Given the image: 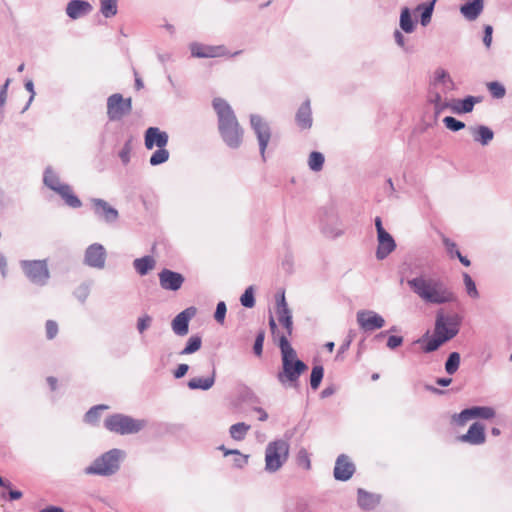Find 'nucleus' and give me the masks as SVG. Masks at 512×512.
<instances>
[{
	"label": "nucleus",
	"instance_id": "obj_58",
	"mask_svg": "<svg viewBox=\"0 0 512 512\" xmlns=\"http://www.w3.org/2000/svg\"><path fill=\"white\" fill-rule=\"evenodd\" d=\"M0 271L3 276L7 274V260L4 256L0 257Z\"/></svg>",
	"mask_w": 512,
	"mask_h": 512
},
{
	"label": "nucleus",
	"instance_id": "obj_31",
	"mask_svg": "<svg viewBox=\"0 0 512 512\" xmlns=\"http://www.w3.org/2000/svg\"><path fill=\"white\" fill-rule=\"evenodd\" d=\"M215 382V370H213L212 375L210 377L202 378L195 377L189 380L188 386L190 389H202L208 390L210 389Z\"/></svg>",
	"mask_w": 512,
	"mask_h": 512
},
{
	"label": "nucleus",
	"instance_id": "obj_11",
	"mask_svg": "<svg viewBox=\"0 0 512 512\" xmlns=\"http://www.w3.org/2000/svg\"><path fill=\"white\" fill-rule=\"evenodd\" d=\"M132 110L131 98H124L121 94H112L107 99V115L111 121L120 120Z\"/></svg>",
	"mask_w": 512,
	"mask_h": 512
},
{
	"label": "nucleus",
	"instance_id": "obj_30",
	"mask_svg": "<svg viewBox=\"0 0 512 512\" xmlns=\"http://www.w3.org/2000/svg\"><path fill=\"white\" fill-rule=\"evenodd\" d=\"M442 242H443L444 246L446 247V250H447L448 254L450 255V257L456 256L464 266H466V267L470 266L471 263H470L469 259L460 253V251L457 249V245L455 242H453L446 236H442Z\"/></svg>",
	"mask_w": 512,
	"mask_h": 512
},
{
	"label": "nucleus",
	"instance_id": "obj_47",
	"mask_svg": "<svg viewBox=\"0 0 512 512\" xmlns=\"http://www.w3.org/2000/svg\"><path fill=\"white\" fill-rule=\"evenodd\" d=\"M443 123L445 124L446 128L452 131H459L465 127V124L454 117L447 116L443 119Z\"/></svg>",
	"mask_w": 512,
	"mask_h": 512
},
{
	"label": "nucleus",
	"instance_id": "obj_13",
	"mask_svg": "<svg viewBox=\"0 0 512 512\" xmlns=\"http://www.w3.org/2000/svg\"><path fill=\"white\" fill-rule=\"evenodd\" d=\"M278 323L280 327V334L286 336H292L293 332V322L292 315L287 306L284 292H282L277 298V308H276Z\"/></svg>",
	"mask_w": 512,
	"mask_h": 512
},
{
	"label": "nucleus",
	"instance_id": "obj_52",
	"mask_svg": "<svg viewBox=\"0 0 512 512\" xmlns=\"http://www.w3.org/2000/svg\"><path fill=\"white\" fill-rule=\"evenodd\" d=\"M226 314V305L224 302H219L216 307L215 319L219 323H223Z\"/></svg>",
	"mask_w": 512,
	"mask_h": 512
},
{
	"label": "nucleus",
	"instance_id": "obj_28",
	"mask_svg": "<svg viewBox=\"0 0 512 512\" xmlns=\"http://www.w3.org/2000/svg\"><path fill=\"white\" fill-rule=\"evenodd\" d=\"M483 9V0H474L461 7V13L469 20H474L478 17Z\"/></svg>",
	"mask_w": 512,
	"mask_h": 512
},
{
	"label": "nucleus",
	"instance_id": "obj_8",
	"mask_svg": "<svg viewBox=\"0 0 512 512\" xmlns=\"http://www.w3.org/2000/svg\"><path fill=\"white\" fill-rule=\"evenodd\" d=\"M289 444L284 440L270 442L265 450V469L270 473L278 471L287 461Z\"/></svg>",
	"mask_w": 512,
	"mask_h": 512
},
{
	"label": "nucleus",
	"instance_id": "obj_50",
	"mask_svg": "<svg viewBox=\"0 0 512 512\" xmlns=\"http://www.w3.org/2000/svg\"><path fill=\"white\" fill-rule=\"evenodd\" d=\"M264 338H265V332L264 331L258 332L255 342H254V346H253L254 353L258 357H260L262 355Z\"/></svg>",
	"mask_w": 512,
	"mask_h": 512
},
{
	"label": "nucleus",
	"instance_id": "obj_49",
	"mask_svg": "<svg viewBox=\"0 0 512 512\" xmlns=\"http://www.w3.org/2000/svg\"><path fill=\"white\" fill-rule=\"evenodd\" d=\"M46 337L51 340L56 337L59 331V326L54 320H47L45 323Z\"/></svg>",
	"mask_w": 512,
	"mask_h": 512
},
{
	"label": "nucleus",
	"instance_id": "obj_60",
	"mask_svg": "<svg viewBox=\"0 0 512 512\" xmlns=\"http://www.w3.org/2000/svg\"><path fill=\"white\" fill-rule=\"evenodd\" d=\"M22 497V492L17 490H11L9 492V498L10 500H18Z\"/></svg>",
	"mask_w": 512,
	"mask_h": 512
},
{
	"label": "nucleus",
	"instance_id": "obj_36",
	"mask_svg": "<svg viewBox=\"0 0 512 512\" xmlns=\"http://www.w3.org/2000/svg\"><path fill=\"white\" fill-rule=\"evenodd\" d=\"M101 13L106 17H112L117 14V1L118 0H100Z\"/></svg>",
	"mask_w": 512,
	"mask_h": 512
},
{
	"label": "nucleus",
	"instance_id": "obj_3",
	"mask_svg": "<svg viewBox=\"0 0 512 512\" xmlns=\"http://www.w3.org/2000/svg\"><path fill=\"white\" fill-rule=\"evenodd\" d=\"M413 291L424 301L433 304H444L456 299L454 292L439 280L417 277L408 281Z\"/></svg>",
	"mask_w": 512,
	"mask_h": 512
},
{
	"label": "nucleus",
	"instance_id": "obj_22",
	"mask_svg": "<svg viewBox=\"0 0 512 512\" xmlns=\"http://www.w3.org/2000/svg\"><path fill=\"white\" fill-rule=\"evenodd\" d=\"M396 248V244L392 236L386 231L378 235L377 258L384 259Z\"/></svg>",
	"mask_w": 512,
	"mask_h": 512
},
{
	"label": "nucleus",
	"instance_id": "obj_33",
	"mask_svg": "<svg viewBox=\"0 0 512 512\" xmlns=\"http://www.w3.org/2000/svg\"><path fill=\"white\" fill-rule=\"evenodd\" d=\"M250 428H251L250 425H248L244 422H239V423L233 424L230 427L229 433H230L231 438H233L234 440L242 441L245 438L248 431L250 430Z\"/></svg>",
	"mask_w": 512,
	"mask_h": 512
},
{
	"label": "nucleus",
	"instance_id": "obj_63",
	"mask_svg": "<svg viewBox=\"0 0 512 512\" xmlns=\"http://www.w3.org/2000/svg\"><path fill=\"white\" fill-rule=\"evenodd\" d=\"M40 512H63V509L56 506H49L45 509H42Z\"/></svg>",
	"mask_w": 512,
	"mask_h": 512
},
{
	"label": "nucleus",
	"instance_id": "obj_43",
	"mask_svg": "<svg viewBox=\"0 0 512 512\" xmlns=\"http://www.w3.org/2000/svg\"><path fill=\"white\" fill-rule=\"evenodd\" d=\"M201 338L199 336H192L189 338L186 347L181 351L182 355H187L198 351L201 347Z\"/></svg>",
	"mask_w": 512,
	"mask_h": 512
},
{
	"label": "nucleus",
	"instance_id": "obj_26",
	"mask_svg": "<svg viewBox=\"0 0 512 512\" xmlns=\"http://www.w3.org/2000/svg\"><path fill=\"white\" fill-rule=\"evenodd\" d=\"M296 121L301 129H309L312 126L311 108L309 101H305L298 109Z\"/></svg>",
	"mask_w": 512,
	"mask_h": 512
},
{
	"label": "nucleus",
	"instance_id": "obj_39",
	"mask_svg": "<svg viewBox=\"0 0 512 512\" xmlns=\"http://www.w3.org/2000/svg\"><path fill=\"white\" fill-rule=\"evenodd\" d=\"M324 375V369L322 366H314L310 376V385L313 390L319 388Z\"/></svg>",
	"mask_w": 512,
	"mask_h": 512
},
{
	"label": "nucleus",
	"instance_id": "obj_6",
	"mask_svg": "<svg viewBox=\"0 0 512 512\" xmlns=\"http://www.w3.org/2000/svg\"><path fill=\"white\" fill-rule=\"evenodd\" d=\"M169 136L166 132L157 127H149L145 132V147L149 150L157 147L158 149L150 157V164L153 166L162 164L169 159V152L165 148L168 144Z\"/></svg>",
	"mask_w": 512,
	"mask_h": 512
},
{
	"label": "nucleus",
	"instance_id": "obj_38",
	"mask_svg": "<svg viewBox=\"0 0 512 512\" xmlns=\"http://www.w3.org/2000/svg\"><path fill=\"white\" fill-rule=\"evenodd\" d=\"M435 2L436 0H432V2L428 4H422L418 6L417 9L422 10L421 23L423 26H426L430 22Z\"/></svg>",
	"mask_w": 512,
	"mask_h": 512
},
{
	"label": "nucleus",
	"instance_id": "obj_18",
	"mask_svg": "<svg viewBox=\"0 0 512 512\" xmlns=\"http://www.w3.org/2000/svg\"><path fill=\"white\" fill-rule=\"evenodd\" d=\"M354 472L355 465L350 460V458L345 454L339 455L334 467L335 479L340 481H347L353 476Z\"/></svg>",
	"mask_w": 512,
	"mask_h": 512
},
{
	"label": "nucleus",
	"instance_id": "obj_1",
	"mask_svg": "<svg viewBox=\"0 0 512 512\" xmlns=\"http://www.w3.org/2000/svg\"><path fill=\"white\" fill-rule=\"evenodd\" d=\"M269 326L273 341L278 344L281 352V370L277 374L278 381L285 387H298L300 376L308 366L297 358V353L289 343L291 336L280 334V329L273 316L269 318Z\"/></svg>",
	"mask_w": 512,
	"mask_h": 512
},
{
	"label": "nucleus",
	"instance_id": "obj_35",
	"mask_svg": "<svg viewBox=\"0 0 512 512\" xmlns=\"http://www.w3.org/2000/svg\"><path fill=\"white\" fill-rule=\"evenodd\" d=\"M44 183L46 186H48L51 190L55 191L56 193L59 191V189L64 185L57 174L52 171L51 169H47L44 174Z\"/></svg>",
	"mask_w": 512,
	"mask_h": 512
},
{
	"label": "nucleus",
	"instance_id": "obj_62",
	"mask_svg": "<svg viewBox=\"0 0 512 512\" xmlns=\"http://www.w3.org/2000/svg\"><path fill=\"white\" fill-rule=\"evenodd\" d=\"M436 382L440 386H448L452 382V379L451 378H439Z\"/></svg>",
	"mask_w": 512,
	"mask_h": 512
},
{
	"label": "nucleus",
	"instance_id": "obj_45",
	"mask_svg": "<svg viewBox=\"0 0 512 512\" xmlns=\"http://www.w3.org/2000/svg\"><path fill=\"white\" fill-rule=\"evenodd\" d=\"M487 87L494 98H502L506 93L505 87L501 83L496 81L488 83Z\"/></svg>",
	"mask_w": 512,
	"mask_h": 512
},
{
	"label": "nucleus",
	"instance_id": "obj_64",
	"mask_svg": "<svg viewBox=\"0 0 512 512\" xmlns=\"http://www.w3.org/2000/svg\"><path fill=\"white\" fill-rule=\"evenodd\" d=\"M257 411L260 413V417H259V420H260V421H265V420H267L268 415H267V413H266L263 409L258 408V409H257Z\"/></svg>",
	"mask_w": 512,
	"mask_h": 512
},
{
	"label": "nucleus",
	"instance_id": "obj_59",
	"mask_svg": "<svg viewBox=\"0 0 512 512\" xmlns=\"http://www.w3.org/2000/svg\"><path fill=\"white\" fill-rule=\"evenodd\" d=\"M375 226H376L377 234L378 235L381 234L382 232H386L385 229L382 226V221H381L380 217H376V219H375Z\"/></svg>",
	"mask_w": 512,
	"mask_h": 512
},
{
	"label": "nucleus",
	"instance_id": "obj_27",
	"mask_svg": "<svg viewBox=\"0 0 512 512\" xmlns=\"http://www.w3.org/2000/svg\"><path fill=\"white\" fill-rule=\"evenodd\" d=\"M155 265V259L151 256H144L142 258H137L133 261V266L135 270L141 276H144L148 272L153 270L155 268Z\"/></svg>",
	"mask_w": 512,
	"mask_h": 512
},
{
	"label": "nucleus",
	"instance_id": "obj_37",
	"mask_svg": "<svg viewBox=\"0 0 512 512\" xmlns=\"http://www.w3.org/2000/svg\"><path fill=\"white\" fill-rule=\"evenodd\" d=\"M400 26L406 33H411L414 30V23L408 8H404L401 12Z\"/></svg>",
	"mask_w": 512,
	"mask_h": 512
},
{
	"label": "nucleus",
	"instance_id": "obj_53",
	"mask_svg": "<svg viewBox=\"0 0 512 512\" xmlns=\"http://www.w3.org/2000/svg\"><path fill=\"white\" fill-rule=\"evenodd\" d=\"M151 317L144 315L138 319L137 329L140 333H143L151 324Z\"/></svg>",
	"mask_w": 512,
	"mask_h": 512
},
{
	"label": "nucleus",
	"instance_id": "obj_25",
	"mask_svg": "<svg viewBox=\"0 0 512 512\" xmlns=\"http://www.w3.org/2000/svg\"><path fill=\"white\" fill-rule=\"evenodd\" d=\"M93 205L95 209V213L104 218L108 222L115 221L118 217V212L116 209L112 208L106 201L101 199H94Z\"/></svg>",
	"mask_w": 512,
	"mask_h": 512
},
{
	"label": "nucleus",
	"instance_id": "obj_57",
	"mask_svg": "<svg viewBox=\"0 0 512 512\" xmlns=\"http://www.w3.org/2000/svg\"><path fill=\"white\" fill-rule=\"evenodd\" d=\"M188 369H189V367H188L187 364H180V365H178V367L174 371L175 378L183 377L187 373Z\"/></svg>",
	"mask_w": 512,
	"mask_h": 512
},
{
	"label": "nucleus",
	"instance_id": "obj_20",
	"mask_svg": "<svg viewBox=\"0 0 512 512\" xmlns=\"http://www.w3.org/2000/svg\"><path fill=\"white\" fill-rule=\"evenodd\" d=\"M485 427L481 423H473L468 432L458 437L461 442H466L472 445H479L485 442Z\"/></svg>",
	"mask_w": 512,
	"mask_h": 512
},
{
	"label": "nucleus",
	"instance_id": "obj_19",
	"mask_svg": "<svg viewBox=\"0 0 512 512\" xmlns=\"http://www.w3.org/2000/svg\"><path fill=\"white\" fill-rule=\"evenodd\" d=\"M106 252L102 245L94 243L85 253V263L91 267L102 268L105 264Z\"/></svg>",
	"mask_w": 512,
	"mask_h": 512
},
{
	"label": "nucleus",
	"instance_id": "obj_9",
	"mask_svg": "<svg viewBox=\"0 0 512 512\" xmlns=\"http://www.w3.org/2000/svg\"><path fill=\"white\" fill-rule=\"evenodd\" d=\"M105 427L114 433L125 435L139 432L145 427V421L123 414H114L106 418Z\"/></svg>",
	"mask_w": 512,
	"mask_h": 512
},
{
	"label": "nucleus",
	"instance_id": "obj_32",
	"mask_svg": "<svg viewBox=\"0 0 512 512\" xmlns=\"http://www.w3.org/2000/svg\"><path fill=\"white\" fill-rule=\"evenodd\" d=\"M472 133L474 140L480 142L482 145H487L494 137L493 131L487 126L474 128Z\"/></svg>",
	"mask_w": 512,
	"mask_h": 512
},
{
	"label": "nucleus",
	"instance_id": "obj_51",
	"mask_svg": "<svg viewBox=\"0 0 512 512\" xmlns=\"http://www.w3.org/2000/svg\"><path fill=\"white\" fill-rule=\"evenodd\" d=\"M234 464L238 468H243L247 465L249 460V455H245L240 453L238 450H236V453H234Z\"/></svg>",
	"mask_w": 512,
	"mask_h": 512
},
{
	"label": "nucleus",
	"instance_id": "obj_10",
	"mask_svg": "<svg viewBox=\"0 0 512 512\" xmlns=\"http://www.w3.org/2000/svg\"><path fill=\"white\" fill-rule=\"evenodd\" d=\"M21 267L26 277L35 284L44 285L50 277L46 260H24Z\"/></svg>",
	"mask_w": 512,
	"mask_h": 512
},
{
	"label": "nucleus",
	"instance_id": "obj_54",
	"mask_svg": "<svg viewBox=\"0 0 512 512\" xmlns=\"http://www.w3.org/2000/svg\"><path fill=\"white\" fill-rule=\"evenodd\" d=\"M403 342V338L401 336H390L388 338V341H387V346L390 348V349H395L397 347H399Z\"/></svg>",
	"mask_w": 512,
	"mask_h": 512
},
{
	"label": "nucleus",
	"instance_id": "obj_21",
	"mask_svg": "<svg viewBox=\"0 0 512 512\" xmlns=\"http://www.w3.org/2000/svg\"><path fill=\"white\" fill-rule=\"evenodd\" d=\"M194 314V308H188L179 313L172 321L173 331L180 336L186 335L188 333L189 320Z\"/></svg>",
	"mask_w": 512,
	"mask_h": 512
},
{
	"label": "nucleus",
	"instance_id": "obj_55",
	"mask_svg": "<svg viewBox=\"0 0 512 512\" xmlns=\"http://www.w3.org/2000/svg\"><path fill=\"white\" fill-rule=\"evenodd\" d=\"M10 79H7L4 85L2 86L0 90V109L4 106L6 99H7V90L8 86L10 84Z\"/></svg>",
	"mask_w": 512,
	"mask_h": 512
},
{
	"label": "nucleus",
	"instance_id": "obj_34",
	"mask_svg": "<svg viewBox=\"0 0 512 512\" xmlns=\"http://www.w3.org/2000/svg\"><path fill=\"white\" fill-rule=\"evenodd\" d=\"M358 503L363 509H373L378 504V498L374 495L359 490L358 492Z\"/></svg>",
	"mask_w": 512,
	"mask_h": 512
},
{
	"label": "nucleus",
	"instance_id": "obj_56",
	"mask_svg": "<svg viewBox=\"0 0 512 512\" xmlns=\"http://www.w3.org/2000/svg\"><path fill=\"white\" fill-rule=\"evenodd\" d=\"M492 32H493V28L490 25H487L485 27L484 37H483V42L487 48L490 47L491 42H492Z\"/></svg>",
	"mask_w": 512,
	"mask_h": 512
},
{
	"label": "nucleus",
	"instance_id": "obj_40",
	"mask_svg": "<svg viewBox=\"0 0 512 512\" xmlns=\"http://www.w3.org/2000/svg\"><path fill=\"white\" fill-rule=\"evenodd\" d=\"M459 364H460L459 353H457V352L451 353L446 361V364H445L446 372L448 374H454L458 370Z\"/></svg>",
	"mask_w": 512,
	"mask_h": 512
},
{
	"label": "nucleus",
	"instance_id": "obj_29",
	"mask_svg": "<svg viewBox=\"0 0 512 512\" xmlns=\"http://www.w3.org/2000/svg\"><path fill=\"white\" fill-rule=\"evenodd\" d=\"M57 193L63 198L68 206L73 208H78L81 206V201L74 194L72 188L69 185L64 184Z\"/></svg>",
	"mask_w": 512,
	"mask_h": 512
},
{
	"label": "nucleus",
	"instance_id": "obj_15",
	"mask_svg": "<svg viewBox=\"0 0 512 512\" xmlns=\"http://www.w3.org/2000/svg\"><path fill=\"white\" fill-rule=\"evenodd\" d=\"M494 416L495 411L493 408L487 406H475L461 411L457 416V423L463 426L473 418L491 419Z\"/></svg>",
	"mask_w": 512,
	"mask_h": 512
},
{
	"label": "nucleus",
	"instance_id": "obj_12",
	"mask_svg": "<svg viewBox=\"0 0 512 512\" xmlns=\"http://www.w3.org/2000/svg\"><path fill=\"white\" fill-rule=\"evenodd\" d=\"M190 51L193 57L196 58H216V57H227L235 56L240 52L230 53L225 46L218 45H207L203 43H192L190 45Z\"/></svg>",
	"mask_w": 512,
	"mask_h": 512
},
{
	"label": "nucleus",
	"instance_id": "obj_7",
	"mask_svg": "<svg viewBox=\"0 0 512 512\" xmlns=\"http://www.w3.org/2000/svg\"><path fill=\"white\" fill-rule=\"evenodd\" d=\"M124 452L119 449H112L94 460V462L85 468L87 475L109 476L118 471L120 460Z\"/></svg>",
	"mask_w": 512,
	"mask_h": 512
},
{
	"label": "nucleus",
	"instance_id": "obj_5",
	"mask_svg": "<svg viewBox=\"0 0 512 512\" xmlns=\"http://www.w3.org/2000/svg\"><path fill=\"white\" fill-rule=\"evenodd\" d=\"M454 89V82L448 73L439 68L434 73V79L430 86L429 100L435 104L437 111L448 107V101L443 95Z\"/></svg>",
	"mask_w": 512,
	"mask_h": 512
},
{
	"label": "nucleus",
	"instance_id": "obj_4",
	"mask_svg": "<svg viewBox=\"0 0 512 512\" xmlns=\"http://www.w3.org/2000/svg\"><path fill=\"white\" fill-rule=\"evenodd\" d=\"M460 320L457 316H445L439 312L436 317L433 336L425 344V352L437 350L445 342L454 338L459 332Z\"/></svg>",
	"mask_w": 512,
	"mask_h": 512
},
{
	"label": "nucleus",
	"instance_id": "obj_17",
	"mask_svg": "<svg viewBox=\"0 0 512 512\" xmlns=\"http://www.w3.org/2000/svg\"><path fill=\"white\" fill-rule=\"evenodd\" d=\"M357 322L364 331H374L384 326L385 320L373 311H359Z\"/></svg>",
	"mask_w": 512,
	"mask_h": 512
},
{
	"label": "nucleus",
	"instance_id": "obj_61",
	"mask_svg": "<svg viewBox=\"0 0 512 512\" xmlns=\"http://www.w3.org/2000/svg\"><path fill=\"white\" fill-rule=\"evenodd\" d=\"M394 36H395V40H396L397 44H399L400 46H404V37H403L402 33L399 31H396Z\"/></svg>",
	"mask_w": 512,
	"mask_h": 512
},
{
	"label": "nucleus",
	"instance_id": "obj_16",
	"mask_svg": "<svg viewBox=\"0 0 512 512\" xmlns=\"http://www.w3.org/2000/svg\"><path fill=\"white\" fill-rule=\"evenodd\" d=\"M158 276L160 286L164 290L178 291L185 281V278L182 274L169 269H163L160 271Z\"/></svg>",
	"mask_w": 512,
	"mask_h": 512
},
{
	"label": "nucleus",
	"instance_id": "obj_14",
	"mask_svg": "<svg viewBox=\"0 0 512 512\" xmlns=\"http://www.w3.org/2000/svg\"><path fill=\"white\" fill-rule=\"evenodd\" d=\"M250 123L257 136L261 155L264 157L266 148L271 139V129L268 123L259 115H251Z\"/></svg>",
	"mask_w": 512,
	"mask_h": 512
},
{
	"label": "nucleus",
	"instance_id": "obj_23",
	"mask_svg": "<svg viewBox=\"0 0 512 512\" xmlns=\"http://www.w3.org/2000/svg\"><path fill=\"white\" fill-rule=\"evenodd\" d=\"M91 10L92 6L89 2L83 0H72L67 5L66 13L70 18L77 19L88 14Z\"/></svg>",
	"mask_w": 512,
	"mask_h": 512
},
{
	"label": "nucleus",
	"instance_id": "obj_44",
	"mask_svg": "<svg viewBox=\"0 0 512 512\" xmlns=\"http://www.w3.org/2000/svg\"><path fill=\"white\" fill-rule=\"evenodd\" d=\"M106 405H98L92 407L85 415V421L90 424H95L100 418L101 411L107 409Z\"/></svg>",
	"mask_w": 512,
	"mask_h": 512
},
{
	"label": "nucleus",
	"instance_id": "obj_46",
	"mask_svg": "<svg viewBox=\"0 0 512 512\" xmlns=\"http://www.w3.org/2000/svg\"><path fill=\"white\" fill-rule=\"evenodd\" d=\"M241 304L244 307L252 308L255 305L253 287H248L240 298Z\"/></svg>",
	"mask_w": 512,
	"mask_h": 512
},
{
	"label": "nucleus",
	"instance_id": "obj_48",
	"mask_svg": "<svg viewBox=\"0 0 512 512\" xmlns=\"http://www.w3.org/2000/svg\"><path fill=\"white\" fill-rule=\"evenodd\" d=\"M463 279H464V284H465L467 293L471 297L477 298L479 296V294H478L476 285H475L474 281L472 280V278L469 276V274L464 273Z\"/></svg>",
	"mask_w": 512,
	"mask_h": 512
},
{
	"label": "nucleus",
	"instance_id": "obj_24",
	"mask_svg": "<svg viewBox=\"0 0 512 512\" xmlns=\"http://www.w3.org/2000/svg\"><path fill=\"white\" fill-rule=\"evenodd\" d=\"M480 100L473 96H468L467 98L463 100H451L448 101V107L450 108L454 113L461 114V113H469L473 110L474 105L478 103Z\"/></svg>",
	"mask_w": 512,
	"mask_h": 512
},
{
	"label": "nucleus",
	"instance_id": "obj_2",
	"mask_svg": "<svg viewBox=\"0 0 512 512\" xmlns=\"http://www.w3.org/2000/svg\"><path fill=\"white\" fill-rule=\"evenodd\" d=\"M218 117V129L224 142L232 147H238L243 139V129L226 100L217 97L212 102Z\"/></svg>",
	"mask_w": 512,
	"mask_h": 512
},
{
	"label": "nucleus",
	"instance_id": "obj_41",
	"mask_svg": "<svg viewBox=\"0 0 512 512\" xmlns=\"http://www.w3.org/2000/svg\"><path fill=\"white\" fill-rule=\"evenodd\" d=\"M296 463L299 467L310 470L311 469V460L310 454L306 449H300L296 455Z\"/></svg>",
	"mask_w": 512,
	"mask_h": 512
},
{
	"label": "nucleus",
	"instance_id": "obj_42",
	"mask_svg": "<svg viewBox=\"0 0 512 512\" xmlns=\"http://www.w3.org/2000/svg\"><path fill=\"white\" fill-rule=\"evenodd\" d=\"M324 164V157L319 152H312L309 156L308 165L313 171H320Z\"/></svg>",
	"mask_w": 512,
	"mask_h": 512
}]
</instances>
